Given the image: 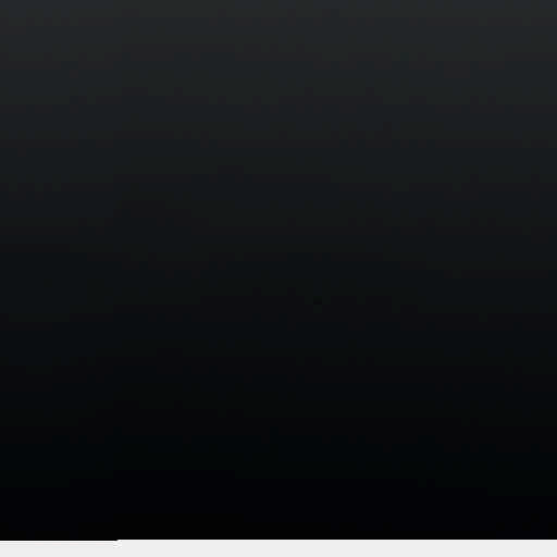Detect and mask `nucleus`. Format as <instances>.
Masks as SVG:
<instances>
[{"label": "nucleus", "mask_w": 557, "mask_h": 557, "mask_svg": "<svg viewBox=\"0 0 557 557\" xmlns=\"http://www.w3.org/2000/svg\"><path fill=\"white\" fill-rule=\"evenodd\" d=\"M268 388L276 393H284L288 389V374L284 371L275 372L265 380Z\"/></svg>", "instance_id": "obj_1"}, {"label": "nucleus", "mask_w": 557, "mask_h": 557, "mask_svg": "<svg viewBox=\"0 0 557 557\" xmlns=\"http://www.w3.org/2000/svg\"><path fill=\"white\" fill-rule=\"evenodd\" d=\"M273 433H275V436L280 438V443H284V437L281 435V433H278V430L273 431Z\"/></svg>", "instance_id": "obj_2"}, {"label": "nucleus", "mask_w": 557, "mask_h": 557, "mask_svg": "<svg viewBox=\"0 0 557 557\" xmlns=\"http://www.w3.org/2000/svg\"><path fill=\"white\" fill-rule=\"evenodd\" d=\"M314 32H320V29H319V28H317V29H314Z\"/></svg>", "instance_id": "obj_3"}]
</instances>
